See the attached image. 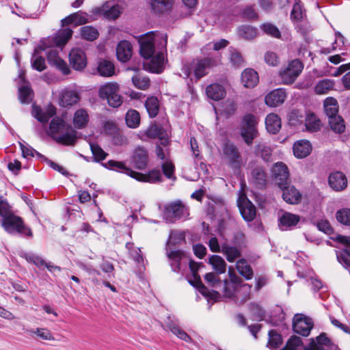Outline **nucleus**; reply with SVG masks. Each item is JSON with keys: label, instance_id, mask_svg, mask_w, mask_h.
I'll list each match as a JSON object with an SVG mask.
<instances>
[{"label": "nucleus", "instance_id": "obj_47", "mask_svg": "<svg viewBox=\"0 0 350 350\" xmlns=\"http://www.w3.org/2000/svg\"><path fill=\"white\" fill-rule=\"evenodd\" d=\"M334 87V81L329 79H325L319 81L314 88V91L317 94H327Z\"/></svg>", "mask_w": 350, "mask_h": 350}, {"label": "nucleus", "instance_id": "obj_46", "mask_svg": "<svg viewBox=\"0 0 350 350\" xmlns=\"http://www.w3.org/2000/svg\"><path fill=\"white\" fill-rule=\"evenodd\" d=\"M98 72L103 77H111L114 75V66L113 63L109 60H101L98 65Z\"/></svg>", "mask_w": 350, "mask_h": 350}, {"label": "nucleus", "instance_id": "obj_53", "mask_svg": "<svg viewBox=\"0 0 350 350\" xmlns=\"http://www.w3.org/2000/svg\"><path fill=\"white\" fill-rule=\"evenodd\" d=\"M126 124L130 128H137L140 122L139 113L134 109L127 111L125 117Z\"/></svg>", "mask_w": 350, "mask_h": 350}, {"label": "nucleus", "instance_id": "obj_42", "mask_svg": "<svg viewBox=\"0 0 350 350\" xmlns=\"http://www.w3.org/2000/svg\"><path fill=\"white\" fill-rule=\"evenodd\" d=\"M103 165L109 170H116L117 172H121L126 174L131 177V172H134L131 169L127 167L124 163L122 161H116L113 160H109L105 163H103Z\"/></svg>", "mask_w": 350, "mask_h": 350}, {"label": "nucleus", "instance_id": "obj_25", "mask_svg": "<svg viewBox=\"0 0 350 350\" xmlns=\"http://www.w3.org/2000/svg\"><path fill=\"white\" fill-rule=\"evenodd\" d=\"M132 45L126 41L120 42L116 48V55L118 59L122 62H126L132 56Z\"/></svg>", "mask_w": 350, "mask_h": 350}, {"label": "nucleus", "instance_id": "obj_11", "mask_svg": "<svg viewBox=\"0 0 350 350\" xmlns=\"http://www.w3.org/2000/svg\"><path fill=\"white\" fill-rule=\"evenodd\" d=\"M72 35V30L70 28H64L59 29L55 36L52 38L53 44H48L50 40H47L43 42V45L40 46V49L45 50L52 45L56 46H62L66 44L69 39L71 38Z\"/></svg>", "mask_w": 350, "mask_h": 350}, {"label": "nucleus", "instance_id": "obj_15", "mask_svg": "<svg viewBox=\"0 0 350 350\" xmlns=\"http://www.w3.org/2000/svg\"><path fill=\"white\" fill-rule=\"evenodd\" d=\"M131 161L133 167L136 169H145L148 161L147 150L143 147L136 148L133 152Z\"/></svg>", "mask_w": 350, "mask_h": 350}, {"label": "nucleus", "instance_id": "obj_59", "mask_svg": "<svg viewBox=\"0 0 350 350\" xmlns=\"http://www.w3.org/2000/svg\"><path fill=\"white\" fill-rule=\"evenodd\" d=\"M30 334H36L38 337L45 340H54L55 338L51 331L46 328H36L28 331Z\"/></svg>", "mask_w": 350, "mask_h": 350}, {"label": "nucleus", "instance_id": "obj_35", "mask_svg": "<svg viewBox=\"0 0 350 350\" xmlns=\"http://www.w3.org/2000/svg\"><path fill=\"white\" fill-rule=\"evenodd\" d=\"M259 81L258 73L253 69H245L241 75V82L246 88L255 87Z\"/></svg>", "mask_w": 350, "mask_h": 350}, {"label": "nucleus", "instance_id": "obj_38", "mask_svg": "<svg viewBox=\"0 0 350 350\" xmlns=\"http://www.w3.org/2000/svg\"><path fill=\"white\" fill-rule=\"evenodd\" d=\"M265 124L268 132L275 134L281 129L282 122L278 115L270 113L265 119Z\"/></svg>", "mask_w": 350, "mask_h": 350}, {"label": "nucleus", "instance_id": "obj_49", "mask_svg": "<svg viewBox=\"0 0 350 350\" xmlns=\"http://www.w3.org/2000/svg\"><path fill=\"white\" fill-rule=\"evenodd\" d=\"M305 125L308 131L317 132L321 128V120L314 113H311L307 115Z\"/></svg>", "mask_w": 350, "mask_h": 350}, {"label": "nucleus", "instance_id": "obj_12", "mask_svg": "<svg viewBox=\"0 0 350 350\" xmlns=\"http://www.w3.org/2000/svg\"><path fill=\"white\" fill-rule=\"evenodd\" d=\"M238 206L243 218L247 221H252L256 217V208L245 196H239L237 200Z\"/></svg>", "mask_w": 350, "mask_h": 350}, {"label": "nucleus", "instance_id": "obj_13", "mask_svg": "<svg viewBox=\"0 0 350 350\" xmlns=\"http://www.w3.org/2000/svg\"><path fill=\"white\" fill-rule=\"evenodd\" d=\"M69 62L75 70H81L84 69L87 65L86 55L85 52L79 48L73 49L69 53Z\"/></svg>", "mask_w": 350, "mask_h": 350}, {"label": "nucleus", "instance_id": "obj_48", "mask_svg": "<svg viewBox=\"0 0 350 350\" xmlns=\"http://www.w3.org/2000/svg\"><path fill=\"white\" fill-rule=\"evenodd\" d=\"M209 263L217 274L224 273L226 270V263L224 260L218 255H213L209 258Z\"/></svg>", "mask_w": 350, "mask_h": 350}, {"label": "nucleus", "instance_id": "obj_51", "mask_svg": "<svg viewBox=\"0 0 350 350\" xmlns=\"http://www.w3.org/2000/svg\"><path fill=\"white\" fill-rule=\"evenodd\" d=\"M167 327L178 338L185 342L191 341V338H190V336L175 323L169 322L167 325Z\"/></svg>", "mask_w": 350, "mask_h": 350}, {"label": "nucleus", "instance_id": "obj_43", "mask_svg": "<svg viewBox=\"0 0 350 350\" xmlns=\"http://www.w3.org/2000/svg\"><path fill=\"white\" fill-rule=\"evenodd\" d=\"M236 267L239 273L246 280H250L253 277V271L245 259L241 258L237 260Z\"/></svg>", "mask_w": 350, "mask_h": 350}, {"label": "nucleus", "instance_id": "obj_14", "mask_svg": "<svg viewBox=\"0 0 350 350\" xmlns=\"http://www.w3.org/2000/svg\"><path fill=\"white\" fill-rule=\"evenodd\" d=\"M304 69V64L298 59L290 62L286 68V84L293 83Z\"/></svg>", "mask_w": 350, "mask_h": 350}, {"label": "nucleus", "instance_id": "obj_20", "mask_svg": "<svg viewBox=\"0 0 350 350\" xmlns=\"http://www.w3.org/2000/svg\"><path fill=\"white\" fill-rule=\"evenodd\" d=\"M312 150L310 142L306 139H300L293 144V154L298 159H304L308 157Z\"/></svg>", "mask_w": 350, "mask_h": 350}, {"label": "nucleus", "instance_id": "obj_54", "mask_svg": "<svg viewBox=\"0 0 350 350\" xmlns=\"http://www.w3.org/2000/svg\"><path fill=\"white\" fill-rule=\"evenodd\" d=\"M329 124L331 129L338 133L345 131V125L343 119L340 116H336L329 118Z\"/></svg>", "mask_w": 350, "mask_h": 350}, {"label": "nucleus", "instance_id": "obj_41", "mask_svg": "<svg viewBox=\"0 0 350 350\" xmlns=\"http://www.w3.org/2000/svg\"><path fill=\"white\" fill-rule=\"evenodd\" d=\"M257 29L250 25H242L237 29L238 36L247 40L255 38L257 36Z\"/></svg>", "mask_w": 350, "mask_h": 350}, {"label": "nucleus", "instance_id": "obj_8", "mask_svg": "<svg viewBox=\"0 0 350 350\" xmlns=\"http://www.w3.org/2000/svg\"><path fill=\"white\" fill-rule=\"evenodd\" d=\"M257 120L252 114H247L244 116L241 127V133L245 143L248 145L252 143L253 139L257 136L256 129Z\"/></svg>", "mask_w": 350, "mask_h": 350}, {"label": "nucleus", "instance_id": "obj_19", "mask_svg": "<svg viewBox=\"0 0 350 350\" xmlns=\"http://www.w3.org/2000/svg\"><path fill=\"white\" fill-rule=\"evenodd\" d=\"M271 177L275 183L282 191V198L284 200V164L277 162L271 168Z\"/></svg>", "mask_w": 350, "mask_h": 350}, {"label": "nucleus", "instance_id": "obj_50", "mask_svg": "<svg viewBox=\"0 0 350 350\" xmlns=\"http://www.w3.org/2000/svg\"><path fill=\"white\" fill-rule=\"evenodd\" d=\"M252 180L258 187H263L267 183V175L262 168H256L252 172Z\"/></svg>", "mask_w": 350, "mask_h": 350}, {"label": "nucleus", "instance_id": "obj_31", "mask_svg": "<svg viewBox=\"0 0 350 350\" xmlns=\"http://www.w3.org/2000/svg\"><path fill=\"white\" fill-rule=\"evenodd\" d=\"M90 120V116L85 109H77L73 116V124L75 128L82 129L86 127Z\"/></svg>", "mask_w": 350, "mask_h": 350}, {"label": "nucleus", "instance_id": "obj_7", "mask_svg": "<svg viewBox=\"0 0 350 350\" xmlns=\"http://www.w3.org/2000/svg\"><path fill=\"white\" fill-rule=\"evenodd\" d=\"M189 266L193 278V280H189L190 284L196 286L198 289L199 292L202 293L204 296L209 297L211 299L217 298L219 295V291H213V292H211L202 284L200 277L198 273V271L200 267V264L193 260H190Z\"/></svg>", "mask_w": 350, "mask_h": 350}, {"label": "nucleus", "instance_id": "obj_61", "mask_svg": "<svg viewBox=\"0 0 350 350\" xmlns=\"http://www.w3.org/2000/svg\"><path fill=\"white\" fill-rule=\"evenodd\" d=\"M33 97V92L28 86H23L19 89V99L22 103H29Z\"/></svg>", "mask_w": 350, "mask_h": 350}, {"label": "nucleus", "instance_id": "obj_23", "mask_svg": "<svg viewBox=\"0 0 350 350\" xmlns=\"http://www.w3.org/2000/svg\"><path fill=\"white\" fill-rule=\"evenodd\" d=\"M329 185L334 190L339 191L345 189L347 186V180L345 175L340 172L331 174L328 178Z\"/></svg>", "mask_w": 350, "mask_h": 350}, {"label": "nucleus", "instance_id": "obj_56", "mask_svg": "<svg viewBox=\"0 0 350 350\" xmlns=\"http://www.w3.org/2000/svg\"><path fill=\"white\" fill-rule=\"evenodd\" d=\"M204 278L209 286L218 289L222 293L223 282L220 280L217 274L214 273H208L205 275Z\"/></svg>", "mask_w": 350, "mask_h": 350}, {"label": "nucleus", "instance_id": "obj_2", "mask_svg": "<svg viewBox=\"0 0 350 350\" xmlns=\"http://www.w3.org/2000/svg\"><path fill=\"white\" fill-rule=\"evenodd\" d=\"M49 134L57 142L73 146L77 141V131L59 117L54 118L49 124Z\"/></svg>", "mask_w": 350, "mask_h": 350}, {"label": "nucleus", "instance_id": "obj_4", "mask_svg": "<svg viewBox=\"0 0 350 350\" xmlns=\"http://www.w3.org/2000/svg\"><path fill=\"white\" fill-rule=\"evenodd\" d=\"M1 226L10 234H18L30 238L33 237L31 229L25 224L22 217L14 213L2 219Z\"/></svg>", "mask_w": 350, "mask_h": 350}, {"label": "nucleus", "instance_id": "obj_21", "mask_svg": "<svg viewBox=\"0 0 350 350\" xmlns=\"http://www.w3.org/2000/svg\"><path fill=\"white\" fill-rule=\"evenodd\" d=\"M131 177L138 181L155 183L160 182L162 179L161 173L159 170H152L147 174H142L137 172H131Z\"/></svg>", "mask_w": 350, "mask_h": 350}, {"label": "nucleus", "instance_id": "obj_10", "mask_svg": "<svg viewBox=\"0 0 350 350\" xmlns=\"http://www.w3.org/2000/svg\"><path fill=\"white\" fill-rule=\"evenodd\" d=\"M230 281L224 280L222 285V293L226 297H232L235 289L241 284V279L235 273L233 267L228 268Z\"/></svg>", "mask_w": 350, "mask_h": 350}, {"label": "nucleus", "instance_id": "obj_32", "mask_svg": "<svg viewBox=\"0 0 350 350\" xmlns=\"http://www.w3.org/2000/svg\"><path fill=\"white\" fill-rule=\"evenodd\" d=\"M98 11L103 14L105 17L108 19H116L122 12L121 7L117 4L114 5L111 3H106L101 8H98Z\"/></svg>", "mask_w": 350, "mask_h": 350}, {"label": "nucleus", "instance_id": "obj_37", "mask_svg": "<svg viewBox=\"0 0 350 350\" xmlns=\"http://www.w3.org/2000/svg\"><path fill=\"white\" fill-rule=\"evenodd\" d=\"M174 3V0H150V6L155 13L163 14L170 11Z\"/></svg>", "mask_w": 350, "mask_h": 350}, {"label": "nucleus", "instance_id": "obj_33", "mask_svg": "<svg viewBox=\"0 0 350 350\" xmlns=\"http://www.w3.org/2000/svg\"><path fill=\"white\" fill-rule=\"evenodd\" d=\"M288 3H293V9L291 12L290 18L293 23L300 22L306 16L305 10L300 0H287Z\"/></svg>", "mask_w": 350, "mask_h": 350}, {"label": "nucleus", "instance_id": "obj_52", "mask_svg": "<svg viewBox=\"0 0 350 350\" xmlns=\"http://www.w3.org/2000/svg\"><path fill=\"white\" fill-rule=\"evenodd\" d=\"M81 37L87 40L93 41L98 38L99 36L97 29L92 26H84L80 29Z\"/></svg>", "mask_w": 350, "mask_h": 350}, {"label": "nucleus", "instance_id": "obj_34", "mask_svg": "<svg viewBox=\"0 0 350 350\" xmlns=\"http://www.w3.org/2000/svg\"><path fill=\"white\" fill-rule=\"evenodd\" d=\"M207 96L214 100H219L226 96L225 88L220 84L213 83L208 85L206 88Z\"/></svg>", "mask_w": 350, "mask_h": 350}, {"label": "nucleus", "instance_id": "obj_18", "mask_svg": "<svg viewBox=\"0 0 350 350\" xmlns=\"http://www.w3.org/2000/svg\"><path fill=\"white\" fill-rule=\"evenodd\" d=\"M217 61L212 57H206L197 62L194 68V75L200 79L208 74V70L217 65Z\"/></svg>", "mask_w": 350, "mask_h": 350}, {"label": "nucleus", "instance_id": "obj_60", "mask_svg": "<svg viewBox=\"0 0 350 350\" xmlns=\"http://www.w3.org/2000/svg\"><path fill=\"white\" fill-rule=\"evenodd\" d=\"M90 148L95 161L99 162L106 159L107 153H106L98 144H90Z\"/></svg>", "mask_w": 350, "mask_h": 350}, {"label": "nucleus", "instance_id": "obj_5", "mask_svg": "<svg viewBox=\"0 0 350 350\" xmlns=\"http://www.w3.org/2000/svg\"><path fill=\"white\" fill-rule=\"evenodd\" d=\"M98 96L114 108L120 107L122 103V97L120 94V88L117 83H106L101 85L98 90Z\"/></svg>", "mask_w": 350, "mask_h": 350}, {"label": "nucleus", "instance_id": "obj_28", "mask_svg": "<svg viewBox=\"0 0 350 350\" xmlns=\"http://www.w3.org/2000/svg\"><path fill=\"white\" fill-rule=\"evenodd\" d=\"M146 134L149 137L158 138L160 140V143L163 146H167L169 144V139L167 137L165 131L160 126L154 124L150 126L147 131Z\"/></svg>", "mask_w": 350, "mask_h": 350}, {"label": "nucleus", "instance_id": "obj_40", "mask_svg": "<svg viewBox=\"0 0 350 350\" xmlns=\"http://www.w3.org/2000/svg\"><path fill=\"white\" fill-rule=\"evenodd\" d=\"M325 113L327 117L332 118L338 116V105L336 98L328 97L323 102Z\"/></svg>", "mask_w": 350, "mask_h": 350}, {"label": "nucleus", "instance_id": "obj_6", "mask_svg": "<svg viewBox=\"0 0 350 350\" xmlns=\"http://www.w3.org/2000/svg\"><path fill=\"white\" fill-rule=\"evenodd\" d=\"M189 210L180 201L172 202L164 207L163 217L167 222L172 223L176 219L187 218Z\"/></svg>", "mask_w": 350, "mask_h": 350}, {"label": "nucleus", "instance_id": "obj_26", "mask_svg": "<svg viewBox=\"0 0 350 350\" xmlns=\"http://www.w3.org/2000/svg\"><path fill=\"white\" fill-rule=\"evenodd\" d=\"M284 100V90L278 88L271 91L265 98V103L272 107H275L282 104Z\"/></svg>", "mask_w": 350, "mask_h": 350}, {"label": "nucleus", "instance_id": "obj_22", "mask_svg": "<svg viewBox=\"0 0 350 350\" xmlns=\"http://www.w3.org/2000/svg\"><path fill=\"white\" fill-rule=\"evenodd\" d=\"M288 176L289 171L286 165V203L297 204L300 203L302 195L294 186H287Z\"/></svg>", "mask_w": 350, "mask_h": 350}, {"label": "nucleus", "instance_id": "obj_39", "mask_svg": "<svg viewBox=\"0 0 350 350\" xmlns=\"http://www.w3.org/2000/svg\"><path fill=\"white\" fill-rule=\"evenodd\" d=\"M230 262H234L241 256L240 250L235 246H231L226 243L221 244V252Z\"/></svg>", "mask_w": 350, "mask_h": 350}, {"label": "nucleus", "instance_id": "obj_27", "mask_svg": "<svg viewBox=\"0 0 350 350\" xmlns=\"http://www.w3.org/2000/svg\"><path fill=\"white\" fill-rule=\"evenodd\" d=\"M251 286L247 284L241 285L235 289L231 297L238 305H242L250 298Z\"/></svg>", "mask_w": 350, "mask_h": 350}, {"label": "nucleus", "instance_id": "obj_16", "mask_svg": "<svg viewBox=\"0 0 350 350\" xmlns=\"http://www.w3.org/2000/svg\"><path fill=\"white\" fill-rule=\"evenodd\" d=\"M47 59L50 65L56 67L64 75H68L70 70L66 62L58 55L57 49H50L47 52Z\"/></svg>", "mask_w": 350, "mask_h": 350}, {"label": "nucleus", "instance_id": "obj_45", "mask_svg": "<svg viewBox=\"0 0 350 350\" xmlns=\"http://www.w3.org/2000/svg\"><path fill=\"white\" fill-rule=\"evenodd\" d=\"M269 339L267 347L271 350H275L283 342V338L281 334L278 333L275 330L271 329L268 334Z\"/></svg>", "mask_w": 350, "mask_h": 350}, {"label": "nucleus", "instance_id": "obj_44", "mask_svg": "<svg viewBox=\"0 0 350 350\" xmlns=\"http://www.w3.org/2000/svg\"><path fill=\"white\" fill-rule=\"evenodd\" d=\"M145 107L150 118H154L159 111V100L155 96L148 97L145 102Z\"/></svg>", "mask_w": 350, "mask_h": 350}, {"label": "nucleus", "instance_id": "obj_63", "mask_svg": "<svg viewBox=\"0 0 350 350\" xmlns=\"http://www.w3.org/2000/svg\"><path fill=\"white\" fill-rule=\"evenodd\" d=\"M293 23L297 31L303 36H306L312 30L310 23L305 19L301 20L300 22H294Z\"/></svg>", "mask_w": 350, "mask_h": 350}, {"label": "nucleus", "instance_id": "obj_9", "mask_svg": "<svg viewBox=\"0 0 350 350\" xmlns=\"http://www.w3.org/2000/svg\"><path fill=\"white\" fill-rule=\"evenodd\" d=\"M314 327L312 319L303 314H296L293 319V331L302 336H309Z\"/></svg>", "mask_w": 350, "mask_h": 350}, {"label": "nucleus", "instance_id": "obj_1", "mask_svg": "<svg viewBox=\"0 0 350 350\" xmlns=\"http://www.w3.org/2000/svg\"><path fill=\"white\" fill-rule=\"evenodd\" d=\"M138 42L141 56L148 60L144 64L145 69L153 73L162 72L167 62L164 53L167 44L166 36L163 37V44L161 47L156 46L157 39L153 31L139 36Z\"/></svg>", "mask_w": 350, "mask_h": 350}, {"label": "nucleus", "instance_id": "obj_58", "mask_svg": "<svg viewBox=\"0 0 350 350\" xmlns=\"http://www.w3.org/2000/svg\"><path fill=\"white\" fill-rule=\"evenodd\" d=\"M260 27L265 33L271 37L278 38L281 36L278 28L270 23H263Z\"/></svg>", "mask_w": 350, "mask_h": 350}, {"label": "nucleus", "instance_id": "obj_3", "mask_svg": "<svg viewBox=\"0 0 350 350\" xmlns=\"http://www.w3.org/2000/svg\"><path fill=\"white\" fill-rule=\"evenodd\" d=\"M332 346V342L325 333H321L315 338H310L307 346H304L301 338L297 336H292L286 342V350H328Z\"/></svg>", "mask_w": 350, "mask_h": 350}, {"label": "nucleus", "instance_id": "obj_24", "mask_svg": "<svg viewBox=\"0 0 350 350\" xmlns=\"http://www.w3.org/2000/svg\"><path fill=\"white\" fill-rule=\"evenodd\" d=\"M166 254L170 260V266L174 272H178L181 269V260L185 257V254L180 250H172L166 249Z\"/></svg>", "mask_w": 350, "mask_h": 350}, {"label": "nucleus", "instance_id": "obj_64", "mask_svg": "<svg viewBox=\"0 0 350 350\" xmlns=\"http://www.w3.org/2000/svg\"><path fill=\"white\" fill-rule=\"evenodd\" d=\"M350 248L345 249L340 254H337V259L338 262L342 264L345 267L350 269Z\"/></svg>", "mask_w": 350, "mask_h": 350}, {"label": "nucleus", "instance_id": "obj_62", "mask_svg": "<svg viewBox=\"0 0 350 350\" xmlns=\"http://www.w3.org/2000/svg\"><path fill=\"white\" fill-rule=\"evenodd\" d=\"M336 219L338 222L350 226V209L342 208L337 211L336 215Z\"/></svg>", "mask_w": 350, "mask_h": 350}, {"label": "nucleus", "instance_id": "obj_29", "mask_svg": "<svg viewBox=\"0 0 350 350\" xmlns=\"http://www.w3.org/2000/svg\"><path fill=\"white\" fill-rule=\"evenodd\" d=\"M89 22L88 14L82 12H77L71 14L62 20V24L63 26L71 24L78 26Z\"/></svg>", "mask_w": 350, "mask_h": 350}, {"label": "nucleus", "instance_id": "obj_57", "mask_svg": "<svg viewBox=\"0 0 350 350\" xmlns=\"http://www.w3.org/2000/svg\"><path fill=\"white\" fill-rule=\"evenodd\" d=\"M185 240V234L182 232L179 231H172L168 241L167 242V247L166 249L171 250V245H176L179 244L181 241Z\"/></svg>", "mask_w": 350, "mask_h": 350}, {"label": "nucleus", "instance_id": "obj_55", "mask_svg": "<svg viewBox=\"0 0 350 350\" xmlns=\"http://www.w3.org/2000/svg\"><path fill=\"white\" fill-rule=\"evenodd\" d=\"M133 84L135 88L139 90H146L150 85V81L148 77L135 75L132 77Z\"/></svg>", "mask_w": 350, "mask_h": 350}, {"label": "nucleus", "instance_id": "obj_17", "mask_svg": "<svg viewBox=\"0 0 350 350\" xmlns=\"http://www.w3.org/2000/svg\"><path fill=\"white\" fill-rule=\"evenodd\" d=\"M79 100V93L72 88H65L62 91L59 96V104L64 107L75 105Z\"/></svg>", "mask_w": 350, "mask_h": 350}, {"label": "nucleus", "instance_id": "obj_30", "mask_svg": "<svg viewBox=\"0 0 350 350\" xmlns=\"http://www.w3.org/2000/svg\"><path fill=\"white\" fill-rule=\"evenodd\" d=\"M33 116L40 122H47L49 118L53 117L56 113V108L52 105L47 107L45 111H43L38 107H33L32 111Z\"/></svg>", "mask_w": 350, "mask_h": 350}, {"label": "nucleus", "instance_id": "obj_36", "mask_svg": "<svg viewBox=\"0 0 350 350\" xmlns=\"http://www.w3.org/2000/svg\"><path fill=\"white\" fill-rule=\"evenodd\" d=\"M224 156L226 161L231 164L238 163L240 153L237 148L232 144H226L224 149Z\"/></svg>", "mask_w": 350, "mask_h": 350}]
</instances>
